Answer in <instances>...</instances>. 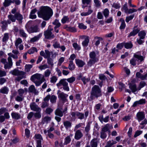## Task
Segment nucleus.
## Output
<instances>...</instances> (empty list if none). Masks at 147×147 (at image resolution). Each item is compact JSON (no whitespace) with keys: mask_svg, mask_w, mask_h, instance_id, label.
<instances>
[{"mask_svg":"<svg viewBox=\"0 0 147 147\" xmlns=\"http://www.w3.org/2000/svg\"><path fill=\"white\" fill-rule=\"evenodd\" d=\"M37 14L39 17L47 21L53 15V11L52 9L49 7L42 6L37 12Z\"/></svg>","mask_w":147,"mask_h":147,"instance_id":"1","label":"nucleus"},{"mask_svg":"<svg viewBox=\"0 0 147 147\" xmlns=\"http://www.w3.org/2000/svg\"><path fill=\"white\" fill-rule=\"evenodd\" d=\"M101 96V91L99 86L95 85L92 88L90 96L89 97L90 100L94 99L95 98H98Z\"/></svg>","mask_w":147,"mask_h":147,"instance_id":"2","label":"nucleus"},{"mask_svg":"<svg viewBox=\"0 0 147 147\" xmlns=\"http://www.w3.org/2000/svg\"><path fill=\"white\" fill-rule=\"evenodd\" d=\"M9 73L10 74L14 76H18L15 79L16 82H20L22 79L26 78L25 72L16 69L11 70Z\"/></svg>","mask_w":147,"mask_h":147,"instance_id":"3","label":"nucleus"},{"mask_svg":"<svg viewBox=\"0 0 147 147\" xmlns=\"http://www.w3.org/2000/svg\"><path fill=\"white\" fill-rule=\"evenodd\" d=\"M66 79H61L59 82L57 84V86H63V89L65 90L68 91L69 90V87L68 86V83L66 81Z\"/></svg>","mask_w":147,"mask_h":147,"instance_id":"4","label":"nucleus"},{"mask_svg":"<svg viewBox=\"0 0 147 147\" xmlns=\"http://www.w3.org/2000/svg\"><path fill=\"white\" fill-rule=\"evenodd\" d=\"M8 62H7L4 65V68L5 69H10L13 65V62L12 59L11 57H8L7 58Z\"/></svg>","mask_w":147,"mask_h":147,"instance_id":"5","label":"nucleus"},{"mask_svg":"<svg viewBox=\"0 0 147 147\" xmlns=\"http://www.w3.org/2000/svg\"><path fill=\"white\" fill-rule=\"evenodd\" d=\"M12 53H8L7 55L9 56V57H12L14 59H17L18 58V55L19 54V51L17 50H13L12 51Z\"/></svg>","mask_w":147,"mask_h":147,"instance_id":"6","label":"nucleus"},{"mask_svg":"<svg viewBox=\"0 0 147 147\" xmlns=\"http://www.w3.org/2000/svg\"><path fill=\"white\" fill-rule=\"evenodd\" d=\"M30 107L31 109L33 111L39 112L41 111V109L34 102L31 103Z\"/></svg>","mask_w":147,"mask_h":147,"instance_id":"7","label":"nucleus"},{"mask_svg":"<svg viewBox=\"0 0 147 147\" xmlns=\"http://www.w3.org/2000/svg\"><path fill=\"white\" fill-rule=\"evenodd\" d=\"M44 34L45 38L50 39L53 38L55 36L52 32L49 30H47L44 32Z\"/></svg>","mask_w":147,"mask_h":147,"instance_id":"8","label":"nucleus"},{"mask_svg":"<svg viewBox=\"0 0 147 147\" xmlns=\"http://www.w3.org/2000/svg\"><path fill=\"white\" fill-rule=\"evenodd\" d=\"M40 55L45 59L48 58L50 57V53L48 50H45V52L43 51H41L40 52Z\"/></svg>","mask_w":147,"mask_h":147,"instance_id":"9","label":"nucleus"},{"mask_svg":"<svg viewBox=\"0 0 147 147\" xmlns=\"http://www.w3.org/2000/svg\"><path fill=\"white\" fill-rule=\"evenodd\" d=\"M16 20H17L19 24H21L22 22L23 16L20 12H17L15 14Z\"/></svg>","mask_w":147,"mask_h":147,"instance_id":"10","label":"nucleus"},{"mask_svg":"<svg viewBox=\"0 0 147 147\" xmlns=\"http://www.w3.org/2000/svg\"><path fill=\"white\" fill-rule=\"evenodd\" d=\"M42 76H44L40 74L36 73L31 76L30 79L32 81L36 80V79L40 80Z\"/></svg>","mask_w":147,"mask_h":147,"instance_id":"11","label":"nucleus"},{"mask_svg":"<svg viewBox=\"0 0 147 147\" xmlns=\"http://www.w3.org/2000/svg\"><path fill=\"white\" fill-rule=\"evenodd\" d=\"M83 136L82 132L80 130H77L75 132L74 138L76 140H79Z\"/></svg>","mask_w":147,"mask_h":147,"instance_id":"12","label":"nucleus"},{"mask_svg":"<svg viewBox=\"0 0 147 147\" xmlns=\"http://www.w3.org/2000/svg\"><path fill=\"white\" fill-rule=\"evenodd\" d=\"M137 26H135L134 27L133 30L131 32L128 36V37H130L131 36H134L136 35L140 31V30L137 28Z\"/></svg>","mask_w":147,"mask_h":147,"instance_id":"13","label":"nucleus"},{"mask_svg":"<svg viewBox=\"0 0 147 147\" xmlns=\"http://www.w3.org/2000/svg\"><path fill=\"white\" fill-rule=\"evenodd\" d=\"M136 116L139 122L144 119L145 117V115L144 113L141 112L138 113Z\"/></svg>","mask_w":147,"mask_h":147,"instance_id":"14","label":"nucleus"},{"mask_svg":"<svg viewBox=\"0 0 147 147\" xmlns=\"http://www.w3.org/2000/svg\"><path fill=\"white\" fill-rule=\"evenodd\" d=\"M26 28L27 29V31L29 33H31L34 32H38L39 31L38 28L36 26H35L33 27H31L29 29H28L26 26Z\"/></svg>","mask_w":147,"mask_h":147,"instance_id":"15","label":"nucleus"},{"mask_svg":"<svg viewBox=\"0 0 147 147\" xmlns=\"http://www.w3.org/2000/svg\"><path fill=\"white\" fill-rule=\"evenodd\" d=\"M68 96V95L65 94L63 92H61L58 95V97L60 98L64 102H65L67 100L66 98Z\"/></svg>","mask_w":147,"mask_h":147,"instance_id":"16","label":"nucleus"},{"mask_svg":"<svg viewBox=\"0 0 147 147\" xmlns=\"http://www.w3.org/2000/svg\"><path fill=\"white\" fill-rule=\"evenodd\" d=\"M63 125L67 130L70 128L72 126V123L68 120L64 121L63 122Z\"/></svg>","mask_w":147,"mask_h":147,"instance_id":"17","label":"nucleus"},{"mask_svg":"<svg viewBox=\"0 0 147 147\" xmlns=\"http://www.w3.org/2000/svg\"><path fill=\"white\" fill-rule=\"evenodd\" d=\"M93 12V10L91 9V6L89 5L88 7V11L86 12H83L81 13L82 16H86L91 14Z\"/></svg>","mask_w":147,"mask_h":147,"instance_id":"18","label":"nucleus"},{"mask_svg":"<svg viewBox=\"0 0 147 147\" xmlns=\"http://www.w3.org/2000/svg\"><path fill=\"white\" fill-rule=\"evenodd\" d=\"M28 90L29 92L33 93L36 95L38 94V91L35 89V87L33 85H32L29 87Z\"/></svg>","mask_w":147,"mask_h":147,"instance_id":"19","label":"nucleus"},{"mask_svg":"<svg viewBox=\"0 0 147 147\" xmlns=\"http://www.w3.org/2000/svg\"><path fill=\"white\" fill-rule=\"evenodd\" d=\"M109 116H108L105 117V118H103V115H101L98 117V119L100 122L102 123L103 122H108L109 120Z\"/></svg>","mask_w":147,"mask_h":147,"instance_id":"20","label":"nucleus"},{"mask_svg":"<svg viewBox=\"0 0 147 147\" xmlns=\"http://www.w3.org/2000/svg\"><path fill=\"white\" fill-rule=\"evenodd\" d=\"M55 114L56 115L62 117L63 116V113L61 108L57 109L55 111Z\"/></svg>","mask_w":147,"mask_h":147,"instance_id":"21","label":"nucleus"},{"mask_svg":"<svg viewBox=\"0 0 147 147\" xmlns=\"http://www.w3.org/2000/svg\"><path fill=\"white\" fill-rule=\"evenodd\" d=\"M45 80L44 76H42L40 80H38V81L35 80L32 81L35 83L36 86H40L42 82H44Z\"/></svg>","mask_w":147,"mask_h":147,"instance_id":"22","label":"nucleus"},{"mask_svg":"<svg viewBox=\"0 0 147 147\" xmlns=\"http://www.w3.org/2000/svg\"><path fill=\"white\" fill-rule=\"evenodd\" d=\"M51 117L45 116L42 119V123L43 124L45 123L47 124L51 121Z\"/></svg>","mask_w":147,"mask_h":147,"instance_id":"23","label":"nucleus"},{"mask_svg":"<svg viewBox=\"0 0 147 147\" xmlns=\"http://www.w3.org/2000/svg\"><path fill=\"white\" fill-rule=\"evenodd\" d=\"M98 142V141L97 139H93L90 142L91 147H97Z\"/></svg>","mask_w":147,"mask_h":147,"instance_id":"24","label":"nucleus"},{"mask_svg":"<svg viewBox=\"0 0 147 147\" xmlns=\"http://www.w3.org/2000/svg\"><path fill=\"white\" fill-rule=\"evenodd\" d=\"M75 61L76 65L79 67H82L85 64L83 61L79 59H76Z\"/></svg>","mask_w":147,"mask_h":147,"instance_id":"25","label":"nucleus"},{"mask_svg":"<svg viewBox=\"0 0 147 147\" xmlns=\"http://www.w3.org/2000/svg\"><path fill=\"white\" fill-rule=\"evenodd\" d=\"M1 24L2 25L1 26L3 30H5L6 28L7 27L8 24H10L11 22L9 21H3L1 22Z\"/></svg>","mask_w":147,"mask_h":147,"instance_id":"26","label":"nucleus"},{"mask_svg":"<svg viewBox=\"0 0 147 147\" xmlns=\"http://www.w3.org/2000/svg\"><path fill=\"white\" fill-rule=\"evenodd\" d=\"M9 91V89L8 87L4 86L0 89V93L3 94H7Z\"/></svg>","mask_w":147,"mask_h":147,"instance_id":"27","label":"nucleus"},{"mask_svg":"<svg viewBox=\"0 0 147 147\" xmlns=\"http://www.w3.org/2000/svg\"><path fill=\"white\" fill-rule=\"evenodd\" d=\"M112 126L109 124L105 125L102 128L101 130L105 132H107L109 130V129L112 128Z\"/></svg>","mask_w":147,"mask_h":147,"instance_id":"28","label":"nucleus"},{"mask_svg":"<svg viewBox=\"0 0 147 147\" xmlns=\"http://www.w3.org/2000/svg\"><path fill=\"white\" fill-rule=\"evenodd\" d=\"M8 19L7 21H9L11 23V22H14L16 21V18L15 14L14 15L11 14H9L8 16Z\"/></svg>","mask_w":147,"mask_h":147,"instance_id":"29","label":"nucleus"},{"mask_svg":"<svg viewBox=\"0 0 147 147\" xmlns=\"http://www.w3.org/2000/svg\"><path fill=\"white\" fill-rule=\"evenodd\" d=\"M34 138L35 140H37L36 141L37 144V142L38 141H40L41 143L42 140H43V138L42 136L39 134H35Z\"/></svg>","mask_w":147,"mask_h":147,"instance_id":"30","label":"nucleus"},{"mask_svg":"<svg viewBox=\"0 0 147 147\" xmlns=\"http://www.w3.org/2000/svg\"><path fill=\"white\" fill-rule=\"evenodd\" d=\"M11 115L13 119L16 120L18 119L20 117V114L14 112L11 113Z\"/></svg>","mask_w":147,"mask_h":147,"instance_id":"31","label":"nucleus"},{"mask_svg":"<svg viewBox=\"0 0 147 147\" xmlns=\"http://www.w3.org/2000/svg\"><path fill=\"white\" fill-rule=\"evenodd\" d=\"M98 60V59H91L88 62V65L91 66L92 65L94 64Z\"/></svg>","mask_w":147,"mask_h":147,"instance_id":"32","label":"nucleus"},{"mask_svg":"<svg viewBox=\"0 0 147 147\" xmlns=\"http://www.w3.org/2000/svg\"><path fill=\"white\" fill-rule=\"evenodd\" d=\"M42 35V34H40L38 35L35 36L33 38L31 39L30 41L32 42H34L37 40H38L39 38L41 37Z\"/></svg>","mask_w":147,"mask_h":147,"instance_id":"33","label":"nucleus"},{"mask_svg":"<svg viewBox=\"0 0 147 147\" xmlns=\"http://www.w3.org/2000/svg\"><path fill=\"white\" fill-rule=\"evenodd\" d=\"M65 28L67 30L71 32H76V29L74 27H71L70 26H66Z\"/></svg>","mask_w":147,"mask_h":147,"instance_id":"34","label":"nucleus"},{"mask_svg":"<svg viewBox=\"0 0 147 147\" xmlns=\"http://www.w3.org/2000/svg\"><path fill=\"white\" fill-rule=\"evenodd\" d=\"M68 68L71 71H72L75 69V65L74 64L72 61H69Z\"/></svg>","mask_w":147,"mask_h":147,"instance_id":"35","label":"nucleus"},{"mask_svg":"<svg viewBox=\"0 0 147 147\" xmlns=\"http://www.w3.org/2000/svg\"><path fill=\"white\" fill-rule=\"evenodd\" d=\"M138 35L140 38L142 39H144L146 35V32L144 30L142 31L139 32Z\"/></svg>","mask_w":147,"mask_h":147,"instance_id":"36","label":"nucleus"},{"mask_svg":"<svg viewBox=\"0 0 147 147\" xmlns=\"http://www.w3.org/2000/svg\"><path fill=\"white\" fill-rule=\"evenodd\" d=\"M22 42V39L21 38H19L17 39L15 42V46L16 49H17L18 48L19 45L21 44Z\"/></svg>","mask_w":147,"mask_h":147,"instance_id":"37","label":"nucleus"},{"mask_svg":"<svg viewBox=\"0 0 147 147\" xmlns=\"http://www.w3.org/2000/svg\"><path fill=\"white\" fill-rule=\"evenodd\" d=\"M134 57L135 58L137 59L138 60H140V62L144 60L143 56L136 54H134Z\"/></svg>","mask_w":147,"mask_h":147,"instance_id":"38","label":"nucleus"},{"mask_svg":"<svg viewBox=\"0 0 147 147\" xmlns=\"http://www.w3.org/2000/svg\"><path fill=\"white\" fill-rule=\"evenodd\" d=\"M52 42H53V46L54 48H60V44L57 42L56 39H55Z\"/></svg>","mask_w":147,"mask_h":147,"instance_id":"39","label":"nucleus"},{"mask_svg":"<svg viewBox=\"0 0 147 147\" xmlns=\"http://www.w3.org/2000/svg\"><path fill=\"white\" fill-rule=\"evenodd\" d=\"M89 42L88 37H86L85 39L82 42V45L84 47H87Z\"/></svg>","mask_w":147,"mask_h":147,"instance_id":"40","label":"nucleus"},{"mask_svg":"<svg viewBox=\"0 0 147 147\" xmlns=\"http://www.w3.org/2000/svg\"><path fill=\"white\" fill-rule=\"evenodd\" d=\"M33 65L30 64H26L25 66V71L26 72H29L30 69L32 67Z\"/></svg>","mask_w":147,"mask_h":147,"instance_id":"41","label":"nucleus"},{"mask_svg":"<svg viewBox=\"0 0 147 147\" xmlns=\"http://www.w3.org/2000/svg\"><path fill=\"white\" fill-rule=\"evenodd\" d=\"M19 34L22 37L26 38L27 37V35L25 32L24 30L23 29H20L19 30Z\"/></svg>","mask_w":147,"mask_h":147,"instance_id":"42","label":"nucleus"},{"mask_svg":"<svg viewBox=\"0 0 147 147\" xmlns=\"http://www.w3.org/2000/svg\"><path fill=\"white\" fill-rule=\"evenodd\" d=\"M9 33H5L4 34L3 36L2 39V41L6 42L8 40L9 38Z\"/></svg>","mask_w":147,"mask_h":147,"instance_id":"43","label":"nucleus"},{"mask_svg":"<svg viewBox=\"0 0 147 147\" xmlns=\"http://www.w3.org/2000/svg\"><path fill=\"white\" fill-rule=\"evenodd\" d=\"M12 3V1L10 0H5L4 2L3 3V6L6 7L10 5L11 3Z\"/></svg>","mask_w":147,"mask_h":147,"instance_id":"44","label":"nucleus"},{"mask_svg":"<svg viewBox=\"0 0 147 147\" xmlns=\"http://www.w3.org/2000/svg\"><path fill=\"white\" fill-rule=\"evenodd\" d=\"M76 116L78 117V119L81 120L84 118V114L78 112L76 114Z\"/></svg>","mask_w":147,"mask_h":147,"instance_id":"45","label":"nucleus"},{"mask_svg":"<svg viewBox=\"0 0 147 147\" xmlns=\"http://www.w3.org/2000/svg\"><path fill=\"white\" fill-rule=\"evenodd\" d=\"M35 52H37V49L36 48L33 47L32 48L29 49L28 51V53L29 54H31Z\"/></svg>","mask_w":147,"mask_h":147,"instance_id":"46","label":"nucleus"},{"mask_svg":"<svg viewBox=\"0 0 147 147\" xmlns=\"http://www.w3.org/2000/svg\"><path fill=\"white\" fill-rule=\"evenodd\" d=\"M129 87L133 92H135L137 90V87L136 84H131L130 85Z\"/></svg>","mask_w":147,"mask_h":147,"instance_id":"47","label":"nucleus"},{"mask_svg":"<svg viewBox=\"0 0 147 147\" xmlns=\"http://www.w3.org/2000/svg\"><path fill=\"white\" fill-rule=\"evenodd\" d=\"M71 138L67 136L65 139V142L63 143L64 145H66L69 143L71 141Z\"/></svg>","mask_w":147,"mask_h":147,"instance_id":"48","label":"nucleus"},{"mask_svg":"<svg viewBox=\"0 0 147 147\" xmlns=\"http://www.w3.org/2000/svg\"><path fill=\"white\" fill-rule=\"evenodd\" d=\"M120 21L121 22V24L120 27V28L121 29H124L126 26L124 20L121 18L120 20Z\"/></svg>","mask_w":147,"mask_h":147,"instance_id":"49","label":"nucleus"},{"mask_svg":"<svg viewBox=\"0 0 147 147\" xmlns=\"http://www.w3.org/2000/svg\"><path fill=\"white\" fill-rule=\"evenodd\" d=\"M47 63L49 65H50L52 67L53 66V59L50 57L47 58Z\"/></svg>","mask_w":147,"mask_h":147,"instance_id":"50","label":"nucleus"},{"mask_svg":"<svg viewBox=\"0 0 147 147\" xmlns=\"http://www.w3.org/2000/svg\"><path fill=\"white\" fill-rule=\"evenodd\" d=\"M52 23L53 25H55V26L57 27H59L61 25V24L59 22V20L57 19H55Z\"/></svg>","mask_w":147,"mask_h":147,"instance_id":"51","label":"nucleus"},{"mask_svg":"<svg viewBox=\"0 0 147 147\" xmlns=\"http://www.w3.org/2000/svg\"><path fill=\"white\" fill-rule=\"evenodd\" d=\"M34 117L36 119H39L41 117V114L40 112L35 113H34Z\"/></svg>","mask_w":147,"mask_h":147,"instance_id":"52","label":"nucleus"},{"mask_svg":"<svg viewBox=\"0 0 147 147\" xmlns=\"http://www.w3.org/2000/svg\"><path fill=\"white\" fill-rule=\"evenodd\" d=\"M132 46V44L131 42L125 43L124 45L125 47L127 49L131 48Z\"/></svg>","mask_w":147,"mask_h":147,"instance_id":"53","label":"nucleus"},{"mask_svg":"<svg viewBox=\"0 0 147 147\" xmlns=\"http://www.w3.org/2000/svg\"><path fill=\"white\" fill-rule=\"evenodd\" d=\"M57 97L54 95H52L50 98V101L52 103H55L56 102Z\"/></svg>","mask_w":147,"mask_h":147,"instance_id":"54","label":"nucleus"},{"mask_svg":"<svg viewBox=\"0 0 147 147\" xmlns=\"http://www.w3.org/2000/svg\"><path fill=\"white\" fill-rule=\"evenodd\" d=\"M76 78L74 77H72L70 78L66 79L67 81L69 83H72L75 81Z\"/></svg>","mask_w":147,"mask_h":147,"instance_id":"55","label":"nucleus"},{"mask_svg":"<svg viewBox=\"0 0 147 147\" xmlns=\"http://www.w3.org/2000/svg\"><path fill=\"white\" fill-rule=\"evenodd\" d=\"M147 120L146 119H144V120L142 121V122L140 123V125H142V126H141L140 127L142 129H143L145 126L147 124Z\"/></svg>","mask_w":147,"mask_h":147,"instance_id":"56","label":"nucleus"},{"mask_svg":"<svg viewBox=\"0 0 147 147\" xmlns=\"http://www.w3.org/2000/svg\"><path fill=\"white\" fill-rule=\"evenodd\" d=\"M90 57V59H98L96 57V54L95 52L92 51L89 54Z\"/></svg>","mask_w":147,"mask_h":147,"instance_id":"57","label":"nucleus"},{"mask_svg":"<svg viewBox=\"0 0 147 147\" xmlns=\"http://www.w3.org/2000/svg\"><path fill=\"white\" fill-rule=\"evenodd\" d=\"M102 12L105 18H107L108 17L109 13V11L108 9H105Z\"/></svg>","mask_w":147,"mask_h":147,"instance_id":"58","label":"nucleus"},{"mask_svg":"<svg viewBox=\"0 0 147 147\" xmlns=\"http://www.w3.org/2000/svg\"><path fill=\"white\" fill-rule=\"evenodd\" d=\"M112 6L116 9H119L121 7L120 4L116 3H113L112 5Z\"/></svg>","mask_w":147,"mask_h":147,"instance_id":"59","label":"nucleus"},{"mask_svg":"<svg viewBox=\"0 0 147 147\" xmlns=\"http://www.w3.org/2000/svg\"><path fill=\"white\" fill-rule=\"evenodd\" d=\"M78 27L80 29L84 30H85L87 28V26L82 23H79L78 24Z\"/></svg>","mask_w":147,"mask_h":147,"instance_id":"60","label":"nucleus"},{"mask_svg":"<svg viewBox=\"0 0 147 147\" xmlns=\"http://www.w3.org/2000/svg\"><path fill=\"white\" fill-rule=\"evenodd\" d=\"M51 71L49 69H47L45 72L44 76L45 77H48L50 75Z\"/></svg>","mask_w":147,"mask_h":147,"instance_id":"61","label":"nucleus"},{"mask_svg":"<svg viewBox=\"0 0 147 147\" xmlns=\"http://www.w3.org/2000/svg\"><path fill=\"white\" fill-rule=\"evenodd\" d=\"M25 92V90L22 89H20L18 90V94L21 96H23Z\"/></svg>","mask_w":147,"mask_h":147,"instance_id":"62","label":"nucleus"},{"mask_svg":"<svg viewBox=\"0 0 147 147\" xmlns=\"http://www.w3.org/2000/svg\"><path fill=\"white\" fill-rule=\"evenodd\" d=\"M49 67V66L47 64L41 65L39 67V68L41 70H42L43 69H46L48 68Z\"/></svg>","mask_w":147,"mask_h":147,"instance_id":"63","label":"nucleus"},{"mask_svg":"<svg viewBox=\"0 0 147 147\" xmlns=\"http://www.w3.org/2000/svg\"><path fill=\"white\" fill-rule=\"evenodd\" d=\"M73 46L76 50H80V49L81 47L76 43H74L73 44Z\"/></svg>","mask_w":147,"mask_h":147,"instance_id":"64","label":"nucleus"}]
</instances>
